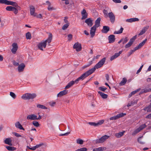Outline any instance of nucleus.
<instances>
[{
  "mask_svg": "<svg viewBox=\"0 0 151 151\" xmlns=\"http://www.w3.org/2000/svg\"><path fill=\"white\" fill-rule=\"evenodd\" d=\"M96 68L95 66H94L93 68L89 69L88 71H86L85 73L83 74L81 76L79 77V79H81V80H83L88 76L93 73L96 70Z\"/></svg>",
  "mask_w": 151,
  "mask_h": 151,
  "instance_id": "f257e3e1",
  "label": "nucleus"
},
{
  "mask_svg": "<svg viewBox=\"0 0 151 151\" xmlns=\"http://www.w3.org/2000/svg\"><path fill=\"white\" fill-rule=\"evenodd\" d=\"M37 96L36 93H27L23 94L22 96V98L24 100H29L35 98Z\"/></svg>",
  "mask_w": 151,
  "mask_h": 151,
  "instance_id": "f03ea898",
  "label": "nucleus"
},
{
  "mask_svg": "<svg viewBox=\"0 0 151 151\" xmlns=\"http://www.w3.org/2000/svg\"><path fill=\"white\" fill-rule=\"evenodd\" d=\"M0 4H4L7 5H11L16 7L18 6L16 2L7 0H0Z\"/></svg>",
  "mask_w": 151,
  "mask_h": 151,
  "instance_id": "7ed1b4c3",
  "label": "nucleus"
},
{
  "mask_svg": "<svg viewBox=\"0 0 151 151\" xmlns=\"http://www.w3.org/2000/svg\"><path fill=\"white\" fill-rule=\"evenodd\" d=\"M109 136L107 135H105L100 138L97 139L96 140V143H102L105 141L106 139L109 138Z\"/></svg>",
  "mask_w": 151,
  "mask_h": 151,
  "instance_id": "20e7f679",
  "label": "nucleus"
},
{
  "mask_svg": "<svg viewBox=\"0 0 151 151\" xmlns=\"http://www.w3.org/2000/svg\"><path fill=\"white\" fill-rule=\"evenodd\" d=\"M106 60V58H104L101 60L94 66L96 69H98L101 67L104 64Z\"/></svg>",
  "mask_w": 151,
  "mask_h": 151,
  "instance_id": "39448f33",
  "label": "nucleus"
},
{
  "mask_svg": "<svg viewBox=\"0 0 151 151\" xmlns=\"http://www.w3.org/2000/svg\"><path fill=\"white\" fill-rule=\"evenodd\" d=\"M79 77L77 78L74 81H71L69 82L67 85L66 86L65 88V89H68L72 86L74 83H78L79 81L81 80V79H79Z\"/></svg>",
  "mask_w": 151,
  "mask_h": 151,
  "instance_id": "423d86ee",
  "label": "nucleus"
},
{
  "mask_svg": "<svg viewBox=\"0 0 151 151\" xmlns=\"http://www.w3.org/2000/svg\"><path fill=\"white\" fill-rule=\"evenodd\" d=\"M73 48L76 49V51L79 52L81 50V44L78 42L75 43L73 46Z\"/></svg>",
  "mask_w": 151,
  "mask_h": 151,
  "instance_id": "0eeeda50",
  "label": "nucleus"
},
{
  "mask_svg": "<svg viewBox=\"0 0 151 151\" xmlns=\"http://www.w3.org/2000/svg\"><path fill=\"white\" fill-rule=\"evenodd\" d=\"M108 17L110 19V22L113 23L115 21V17L114 14L112 12H110L108 13Z\"/></svg>",
  "mask_w": 151,
  "mask_h": 151,
  "instance_id": "6e6552de",
  "label": "nucleus"
},
{
  "mask_svg": "<svg viewBox=\"0 0 151 151\" xmlns=\"http://www.w3.org/2000/svg\"><path fill=\"white\" fill-rule=\"evenodd\" d=\"M125 115V114H124L123 113L119 114L116 116L110 117L109 119L110 120H115L124 116Z\"/></svg>",
  "mask_w": 151,
  "mask_h": 151,
  "instance_id": "1a4fd4ad",
  "label": "nucleus"
},
{
  "mask_svg": "<svg viewBox=\"0 0 151 151\" xmlns=\"http://www.w3.org/2000/svg\"><path fill=\"white\" fill-rule=\"evenodd\" d=\"M12 48L11 50V51L13 54H15L18 49V45L16 43H14L12 44Z\"/></svg>",
  "mask_w": 151,
  "mask_h": 151,
  "instance_id": "9d476101",
  "label": "nucleus"
},
{
  "mask_svg": "<svg viewBox=\"0 0 151 151\" xmlns=\"http://www.w3.org/2000/svg\"><path fill=\"white\" fill-rule=\"evenodd\" d=\"M30 13L31 15L36 16V13L35 12V9L34 7L33 6H30L29 7Z\"/></svg>",
  "mask_w": 151,
  "mask_h": 151,
  "instance_id": "9b49d317",
  "label": "nucleus"
},
{
  "mask_svg": "<svg viewBox=\"0 0 151 151\" xmlns=\"http://www.w3.org/2000/svg\"><path fill=\"white\" fill-rule=\"evenodd\" d=\"M93 21L91 18H89L86 19L85 22L86 23L89 27H91L93 24Z\"/></svg>",
  "mask_w": 151,
  "mask_h": 151,
  "instance_id": "f8f14e48",
  "label": "nucleus"
},
{
  "mask_svg": "<svg viewBox=\"0 0 151 151\" xmlns=\"http://www.w3.org/2000/svg\"><path fill=\"white\" fill-rule=\"evenodd\" d=\"M27 120H36L37 116L35 115L34 114H29L27 116Z\"/></svg>",
  "mask_w": 151,
  "mask_h": 151,
  "instance_id": "ddd939ff",
  "label": "nucleus"
},
{
  "mask_svg": "<svg viewBox=\"0 0 151 151\" xmlns=\"http://www.w3.org/2000/svg\"><path fill=\"white\" fill-rule=\"evenodd\" d=\"M82 17V19H84L87 17L88 14L86 12V11L85 9H83L81 12Z\"/></svg>",
  "mask_w": 151,
  "mask_h": 151,
  "instance_id": "4468645a",
  "label": "nucleus"
},
{
  "mask_svg": "<svg viewBox=\"0 0 151 151\" xmlns=\"http://www.w3.org/2000/svg\"><path fill=\"white\" fill-rule=\"evenodd\" d=\"M46 45L47 44L46 43L43 42L39 43L38 45V47L40 50H43V47L44 48H45L46 47Z\"/></svg>",
  "mask_w": 151,
  "mask_h": 151,
  "instance_id": "2eb2a0df",
  "label": "nucleus"
},
{
  "mask_svg": "<svg viewBox=\"0 0 151 151\" xmlns=\"http://www.w3.org/2000/svg\"><path fill=\"white\" fill-rule=\"evenodd\" d=\"M68 92V91L66 89H65L63 91L60 92L58 94V97H60L63 96L66 94Z\"/></svg>",
  "mask_w": 151,
  "mask_h": 151,
  "instance_id": "dca6fc26",
  "label": "nucleus"
},
{
  "mask_svg": "<svg viewBox=\"0 0 151 151\" xmlns=\"http://www.w3.org/2000/svg\"><path fill=\"white\" fill-rule=\"evenodd\" d=\"M109 43H110L114 42L115 40V36L111 35H110L108 37Z\"/></svg>",
  "mask_w": 151,
  "mask_h": 151,
  "instance_id": "f3484780",
  "label": "nucleus"
},
{
  "mask_svg": "<svg viewBox=\"0 0 151 151\" xmlns=\"http://www.w3.org/2000/svg\"><path fill=\"white\" fill-rule=\"evenodd\" d=\"M25 65L23 63H22L18 67V71L19 72H21L23 71Z\"/></svg>",
  "mask_w": 151,
  "mask_h": 151,
  "instance_id": "a211bd4d",
  "label": "nucleus"
},
{
  "mask_svg": "<svg viewBox=\"0 0 151 151\" xmlns=\"http://www.w3.org/2000/svg\"><path fill=\"white\" fill-rule=\"evenodd\" d=\"M95 26H93L91 28L90 30V33L91 35V37H93L95 35V33L96 30V28Z\"/></svg>",
  "mask_w": 151,
  "mask_h": 151,
  "instance_id": "6ab92c4d",
  "label": "nucleus"
},
{
  "mask_svg": "<svg viewBox=\"0 0 151 151\" xmlns=\"http://www.w3.org/2000/svg\"><path fill=\"white\" fill-rule=\"evenodd\" d=\"M12 140L10 138H7L4 140L5 144L8 145L10 146L12 145Z\"/></svg>",
  "mask_w": 151,
  "mask_h": 151,
  "instance_id": "aec40b11",
  "label": "nucleus"
},
{
  "mask_svg": "<svg viewBox=\"0 0 151 151\" xmlns=\"http://www.w3.org/2000/svg\"><path fill=\"white\" fill-rule=\"evenodd\" d=\"M109 29L110 28L109 26H104L103 27V28L101 30V32L102 33H106L109 30Z\"/></svg>",
  "mask_w": 151,
  "mask_h": 151,
  "instance_id": "412c9836",
  "label": "nucleus"
},
{
  "mask_svg": "<svg viewBox=\"0 0 151 151\" xmlns=\"http://www.w3.org/2000/svg\"><path fill=\"white\" fill-rule=\"evenodd\" d=\"M15 127L20 129H22L24 130V129L23 127L21 124H20L19 122H17L15 124Z\"/></svg>",
  "mask_w": 151,
  "mask_h": 151,
  "instance_id": "4be33fe9",
  "label": "nucleus"
},
{
  "mask_svg": "<svg viewBox=\"0 0 151 151\" xmlns=\"http://www.w3.org/2000/svg\"><path fill=\"white\" fill-rule=\"evenodd\" d=\"M149 26H147L143 28L141 31L139 33V35H141L144 34L146 32L147 30L149 28Z\"/></svg>",
  "mask_w": 151,
  "mask_h": 151,
  "instance_id": "5701e85b",
  "label": "nucleus"
},
{
  "mask_svg": "<svg viewBox=\"0 0 151 151\" xmlns=\"http://www.w3.org/2000/svg\"><path fill=\"white\" fill-rule=\"evenodd\" d=\"M139 19L137 18H132L126 19V22H133L138 21Z\"/></svg>",
  "mask_w": 151,
  "mask_h": 151,
  "instance_id": "b1692460",
  "label": "nucleus"
},
{
  "mask_svg": "<svg viewBox=\"0 0 151 151\" xmlns=\"http://www.w3.org/2000/svg\"><path fill=\"white\" fill-rule=\"evenodd\" d=\"M52 34L50 33L49 37L47 40L43 41L44 42H45L47 44V42L48 43H50L51 42L52 40Z\"/></svg>",
  "mask_w": 151,
  "mask_h": 151,
  "instance_id": "393cba45",
  "label": "nucleus"
},
{
  "mask_svg": "<svg viewBox=\"0 0 151 151\" xmlns=\"http://www.w3.org/2000/svg\"><path fill=\"white\" fill-rule=\"evenodd\" d=\"M101 18L99 17L96 20L95 24L94 26H95L96 27H97L100 26V22L101 21Z\"/></svg>",
  "mask_w": 151,
  "mask_h": 151,
  "instance_id": "a878e982",
  "label": "nucleus"
},
{
  "mask_svg": "<svg viewBox=\"0 0 151 151\" xmlns=\"http://www.w3.org/2000/svg\"><path fill=\"white\" fill-rule=\"evenodd\" d=\"M98 93L103 99H105L107 98L108 95L107 94L99 91H98Z\"/></svg>",
  "mask_w": 151,
  "mask_h": 151,
  "instance_id": "bb28decb",
  "label": "nucleus"
},
{
  "mask_svg": "<svg viewBox=\"0 0 151 151\" xmlns=\"http://www.w3.org/2000/svg\"><path fill=\"white\" fill-rule=\"evenodd\" d=\"M144 110L146 111L147 112H151V103L147 107L143 109Z\"/></svg>",
  "mask_w": 151,
  "mask_h": 151,
  "instance_id": "cd10ccee",
  "label": "nucleus"
},
{
  "mask_svg": "<svg viewBox=\"0 0 151 151\" xmlns=\"http://www.w3.org/2000/svg\"><path fill=\"white\" fill-rule=\"evenodd\" d=\"M127 81V79L125 78H123L122 80L119 83L120 86H123L125 84Z\"/></svg>",
  "mask_w": 151,
  "mask_h": 151,
  "instance_id": "c85d7f7f",
  "label": "nucleus"
},
{
  "mask_svg": "<svg viewBox=\"0 0 151 151\" xmlns=\"http://www.w3.org/2000/svg\"><path fill=\"white\" fill-rule=\"evenodd\" d=\"M125 132L124 131L123 132H120L119 133L116 134L115 136L119 138L123 135Z\"/></svg>",
  "mask_w": 151,
  "mask_h": 151,
  "instance_id": "c756f323",
  "label": "nucleus"
},
{
  "mask_svg": "<svg viewBox=\"0 0 151 151\" xmlns=\"http://www.w3.org/2000/svg\"><path fill=\"white\" fill-rule=\"evenodd\" d=\"M124 29L123 27H121L120 29L118 31H115L114 32V34H120L122 32Z\"/></svg>",
  "mask_w": 151,
  "mask_h": 151,
  "instance_id": "7c9ffc66",
  "label": "nucleus"
},
{
  "mask_svg": "<svg viewBox=\"0 0 151 151\" xmlns=\"http://www.w3.org/2000/svg\"><path fill=\"white\" fill-rule=\"evenodd\" d=\"M137 102L135 101H131L130 103H128L127 105V106L128 107H129L130 106H132L134 105L135 104H137Z\"/></svg>",
  "mask_w": 151,
  "mask_h": 151,
  "instance_id": "2f4dec72",
  "label": "nucleus"
},
{
  "mask_svg": "<svg viewBox=\"0 0 151 151\" xmlns=\"http://www.w3.org/2000/svg\"><path fill=\"white\" fill-rule=\"evenodd\" d=\"M26 38L28 40H30L31 38V35L30 32H28L26 35Z\"/></svg>",
  "mask_w": 151,
  "mask_h": 151,
  "instance_id": "473e14b6",
  "label": "nucleus"
},
{
  "mask_svg": "<svg viewBox=\"0 0 151 151\" xmlns=\"http://www.w3.org/2000/svg\"><path fill=\"white\" fill-rule=\"evenodd\" d=\"M70 25V23H68L64 24L62 27V29L63 30L66 29L69 27Z\"/></svg>",
  "mask_w": 151,
  "mask_h": 151,
  "instance_id": "72a5a7b5",
  "label": "nucleus"
},
{
  "mask_svg": "<svg viewBox=\"0 0 151 151\" xmlns=\"http://www.w3.org/2000/svg\"><path fill=\"white\" fill-rule=\"evenodd\" d=\"M137 38V35H136L134 36L133 37L131 38L129 42V43H131L132 45L133 44L134 42V41L135 40L136 38Z\"/></svg>",
  "mask_w": 151,
  "mask_h": 151,
  "instance_id": "f704fd0d",
  "label": "nucleus"
},
{
  "mask_svg": "<svg viewBox=\"0 0 151 151\" xmlns=\"http://www.w3.org/2000/svg\"><path fill=\"white\" fill-rule=\"evenodd\" d=\"M37 107L40 108L42 109H47V108L45 106L41 104H37Z\"/></svg>",
  "mask_w": 151,
  "mask_h": 151,
  "instance_id": "c9c22d12",
  "label": "nucleus"
},
{
  "mask_svg": "<svg viewBox=\"0 0 151 151\" xmlns=\"http://www.w3.org/2000/svg\"><path fill=\"white\" fill-rule=\"evenodd\" d=\"M104 150V148L99 147L97 148L94 149L93 151H103Z\"/></svg>",
  "mask_w": 151,
  "mask_h": 151,
  "instance_id": "e433bc0d",
  "label": "nucleus"
},
{
  "mask_svg": "<svg viewBox=\"0 0 151 151\" xmlns=\"http://www.w3.org/2000/svg\"><path fill=\"white\" fill-rule=\"evenodd\" d=\"M147 40L146 39L145 40L143 41L142 42L140 43L138 45L140 48L145 43L146 41Z\"/></svg>",
  "mask_w": 151,
  "mask_h": 151,
  "instance_id": "4c0bfd02",
  "label": "nucleus"
},
{
  "mask_svg": "<svg viewBox=\"0 0 151 151\" xmlns=\"http://www.w3.org/2000/svg\"><path fill=\"white\" fill-rule=\"evenodd\" d=\"M76 142L78 144L82 145L83 144V141L81 139H77L76 140Z\"/></svg>",
  "mask_w": 151,
  "mask_h": 151,
  "instance_id": "58836bf2",
  "label": "nucleus"
},
{
  "mask_svg": "<svg viewBox=\"0 0 151 151\" xmlns=\"http://www.w3.org/2000/svg\"><path fill=\"white\" fill-rule=\"evenodd\" d=\"M33 124L35 126L38 127L40 126V124L38 122L36 121H34L32 122Z\"/></svg>",
  "mask_w": 151,
  "mask_h": 151,
  "instance_id": "ea45409f",
  "label": "nucleus"
},
{
  "mask_svg": "<svg viewBox=\"0 0 151 151\" xmlns=\"http://www.w3.org/2000/svg\"><path fill=\"white\" fill-rule=\"evenodd\" d=\"M140 130L139 128L135 129L132 133V135H134L140 131Z\"/></svg>",
  "mask_w": 151,
  "mask_h": 151,
  "instance_id": "a19ab883",
  "label": "nucleus"
},
{
  "mask_svg": "<svg viewBox=\"0 0 151 151\" xmlns=\"http://www.w3.org/2000/svg\"><path fill=\"white\" fill-rule=\"evenodd\" d=\"M13 8H14V7H13L12 6H7L6 8V10L8 11H12V10L13 9Z\"/></svg>",
  "mask_w": 151,
  "mask_h": 151,
  "instance_id": "79ce46f5",
  "label": "nucleus"
},
{
  "mask_svg": "<svg viewBox=\"0 0 151 151\" xmlns=\"http://www.w3.org/2000/svg\"><path fill=\"white\" fill-rule=\"evenodd\" d=\"M10 95L14 99H15L16 97V96L15 94L12 92H10Z\"/></svg>",
  "mask_w": 151,
  "mask_h": 151,
  "instance_id": "37998d69",
  "label": "nucleus"
},
{
  "mask_svg": "<svg viewBox=\"0 0 151 151\" xmlns=\"http://www.w3.org/2000/svg\"><path fill=\"white\" fill-rule=\"evenodd\" d=\"M146 127V125L145 124H142L138 128L140 130V131L141 130L145 128Z\"/></svg>",
  "mask_w": 151,
  "mask_h": 151,
  "instance_id": "c03bdc74",
  "label": "nucleus"
},
{
  "mask_svg": "<svg viewBox=\"0 0 151 151\" xmlns=\"http://www.w3.org/2000/svg\"><path fill=\"white\" fill-rule=\"evenodd\" d=\"M144 90V92H145V93L148 92H150L151 91V88H145V89H143Z\"/></svg>",
  "mask_w": 151,
  "mask_h": 151,
  "instance_id": "a18cd8bd",
  "label": "nucleus"
},
{
  "mask_svg": "<svg viewBox=\"0 0 151 151\" xmlns=\"http://www.w3.org/2000/svg\"><path fill=\"white\" fill-rule=\"evenodd\" d=\"M123 38V44H124L128 41V39L127 37H125V38Z\"/></svg>",
  "mask_w": 151,
  "mask_h": 151,
  "instance_id": "49530a36",
  "label": "nucleus"
},
{
  "mask_svg": "<svg viewBox=\"0 0 151 151\" xmlns=\"http://www.w3.org/2000/svg\"><path fill=\"white\" fill-rule=\"evenodd\" d=\"M68 40L70 41L73 38V35L71 34H69L68 35Z\"/></svg>",
  "mask_w": 151,
  "mask_h": 151,
  "instance_id": "de8ad7c7",
  "label": "nucleus"
},
{
  "mask_svg": "<svg viewBox=\"0 0 151 151\" xmlns=\"http://www.w3.org/2000/svg\"><path fill=\"white\" fill-rule=\"evenodd\" d=\"M88 124L91 125V126H97V123H96L95 122H89L88 123Z\"/></svg>",
  "mask_w": 151,
  "mask_h": 151,
  "instance_id": "09e8293b",
  "label": "nucleus"
},
{
  "mask_svg": "<svg viewBox=\"0 0 151 151\" xmlns=\"http://www.w3.org/2000/svg\"><path fill=\"white\" fill-rule=\"evenodd\" d=\"M99 89L101 91H104L105 90H106L107 89V88L106 87H100L99 88Z\"/></svg>",
  "mask_w": 151,
  "mask_h": 151,
  "instance_id": "8fccbe9b",
  "label": "nucleus"
},
{
  "mask_svg": "<svg viewBox=\"0 0 151 151\" xmlns=\"http://www.w3.org/2000/svg\"><path fill=\"white\" fill-rule=\"evenodd\" d=\"M122 51H120L118 53H115L114 55L117 58V57L119 56L122 53Z\"/></svg>",
  "mask_w": 151,
  "mask_h": 151,
  "instance_id": "3c124183",
  "label": "nucleus"
},
{
  "mask_svg": "<svg viewBox=\"0 0 151 151\" xmlns=\"http://www.w3.org/2000/svg\"><path fill=\"white\" fill-rule=\"evenodd\" d=\"M68 18V17H64V21L65 23L66 24L69 23V22H68V21L67 20Z\"/></svg>",
  "mask_w": 151,
  "mask_h": 151,
  "instance_id": "603ef678",
  "label": "nucleus"
},
{
  "mask_svg": "<svg viewBox=\"0 0 151 151\" xmlns=\"http://www.w3.org/2000/svg\"><path fill=\"white\" fill-rule=\"evenodd\" d=\"M47 9L49 11H51L53 9V8L51 6V4H49L48 7Z\"/></svg>",
  "mask_w": 151,
  "mask_h": 151,
  "instance_id": "864d4df0",
  "label": "nucleus"
},
{
  "mask_svg": "<svg viewBox=\"0 0 151 151\" xmlns=\"http://www.w3.org/2000/svg\"><path fill=\"white\" fill-rule=\"evenodd\" d=\"M12 11H13L14 13L16 14L18 12V10L17 9L14 7Z\"/></svg>",
  "mask_w": 151,
  "mask_h": 151,
  "instance_id": "5fc2aeb1",
  "label": "nucleus"
},
{
  "mask_svg": "<svg viewBox=\"0 0 151 151\" xmlns=\"http://www.w3.org/2000/svg\"><path fill=\"white\" fill-rule=\"evenodd\" d=\"M103 12L104 13V14L105 15V16H106V17L108 16V12L105 9H104L103 10Z\"/></svg>",
  "mask_w": 151,
  "mask_h": 151,
  "instance_id": "6e6d98bb",
  "label": "nucleus"
},
{
  "mask_svg": "<svg viewBox=\"0 0 151 151\" xmlns=\"http://www.w3.org/2000/svg\"><path fill=\"white\" fill-rule=\"evenodd\" d=\"M43 145H44V144L43 143H41L40 144H39L35 146L36 147V148L37 149Z\"/></svg>",
  "mask_w": 151,
  "mask_h": 151,
  "instance_id": "4d7b16f0",
  "label": "nucleus"
},
{
  "mask_svg": "<svg viewBox=\"0 0 151 151\" xmlns=\"http://www.w3.org/2000/svg\"><path fill=\"white\" fill-rule=\"evenodd\" d=\"M143 66V65H142L141 67H140L139 68L138 70L137 71L136 73L137 74H138L141 70L142 69Z\"/></svg>",
  "mask_w": 151,
  "mask_h": 151,
  "instance_id": "13d9d810",
  "label": "nucleus"
},
{
  "mask_svg": "<svg viewBox=\"0 0 151 151\" xmlns=\"http://www.w3.org/2000/svg\"><path fill=\"white\" fill-rule=\"evenodd\" d=\"M13 133L14 134V135L15 136H16L17 137H21V135L17 133L14 132Z\"/></svg>",
  "mask_w": 151,
  "mask_h": 151,
  "instance_id": "bf43d9fd",
  "label": "nucleus"
},
{
  "mask_svg": "<svg viewBox=\"0 0 151 151\" xmlns=\"http://www.w3.org/2000/svg\"><path fill=\"white\" fill-rule=\"evenodd\" d=\"M79 151H87V149L86 147H82L80 149H79Z\"/></svg>",
  "mask_w": 151,
  "mask_h": 151,
  "instance_id": "052dcab7",
  "label": "nucleus"
},
{
  "mask_svg": "<svg viewBox=\"0 0 151 151\" xmlns=\"http://www.w3.org/2000/svg\"><path fill=\"white\" fill-rule=\"evenodd\" d=\"M140 90V88H138V89H137L136 90L132 92V93L133 95H134L137 92L139 91Z\"/></svg>",
  "mask_w": 151,
  "mask_h": 151,
  "instance_id": "680f3d73",
  "label": "nucleus"
},
{
  "mask_svg": "<svg viewBox=\"0 0 151 151\" xmlns=\"http://www.w3.org/2000/svg\"><path fill=\"white\" fill-rule=\"evenodd\" d=\"M6 148L9 151H12V147L9 146H6Z\"/></svg>",
  "mask_w": 151,
  "mask_h": 151,
  "instance_id": "e2e57ef3",
  "label": "nucleus"
},
{
  "mask_svg": "<svg viewBox=\"0 0 151 151\" xmlns=\"http://www.w3.org/2000/svg\"><path fill=\"white\" fill-rule=\"evenodd\" d=\"M132 45L130 43H129V42L126 45H125V48H127L128 47H130L131 45Z\"/></svg>",
  "mask_w": 151,
  "mask_h": 151,
  "instance_id": "0e129e2a",
  "label": "nucleus"
},
{
  "mask_svg": "<svg viewBox=\"0 0 151 151\" xmlns=\"http://www.w3.org/2000/svg\"><path fill=\"white\" fill-rule=\"evenodd\" d=\"M142 137H140L139 138H138V142L142 144H143V142L141 141V139Z\"/></svg>",
  "mask_w": 151,
  "mask_h": 151,
  "instance_id": "69168bd1",
  "label": "nucleus"
},
{
  "mask_svg": "<svg viewBox=\"0 0 151 151\" xmlns=\"http://www.w3.org/2000/svg\"><path fill=\"white\" fill-rule=\"evenodd\" d=\"M13 64L15 66H18L19 65L18 63L16 62L14 60L13 61Z\"/></svg>",
  "mask_w": 151,
  "mask_h": 151,
  "instance_id": "338daca9",
  "label": "nucleus"
},
{
  "mask_svg": "<svg viewBox=\"0 0 151 151\" xmlns=\"http://www.w3.org/2000/svg\"><path fill=\"white\" fill-rule=\"evenodd\" d=\"M134 52L132 50H131L130 52L128 53L127 54V56L128 57L129 56Z\"/></svg>",
  "mask_w": 151,
  "mask_h": 151,
  "instance_id": "774afa93",
  "label": "nucleus"
}]
</instances>
